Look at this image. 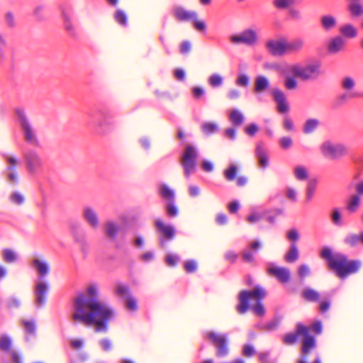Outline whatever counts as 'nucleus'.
<instances>
[{"instance_id":"obj_1","label":"nucleus","mask_w":363,"mask_h":363,"mask_svg":"<svg viewBox=\"0 0 363 363\" xmlns=\"http://www.w3.org/2000/svg\"><path fill=\"white\" fill-rule=\"evenodd\" d=\"M116 315V311L100 298L99 285L91 283L84 293L76 297L72 318L75 323L93 327L96 333H106Z\"/></svg>"},{"instance_id":"obj_2","label":"nucleus","mask_w":363,"mask_h":363,"mask_svg":"<svg viewBox=\"0 0 363 363\" xmlns=\"http://www.w3.org/2000/svg\"><path fill=\"white\" fill-rule=\"evenodd\" d=\"M320 257L328 261L329 269L340 279L357 272L361 267L360 261L350 260L340 252L333 253L332 250L328 247L323 248Z\"/></svg>"},{"instance_id":"obj_3","label":"nucleus","mask_w":363,"mask_h":363,"mask_svg":"<svg viewBox=\"0 0 363 363\" xmlns=\"http://www.w3.org/2000/svg\"><path fill=\"white\" fill-rule=\"evenodd\" d=\"M265 290L261 286H256L252 291H242L239 294L240 303L237 306V311L240 314L245 313L251 308L250 301H254L255 306L252 307L255 315L263 316L265 309L262 300L265 297Z\"/></svg>"},{"instance_id":"obj_4","label":"nucleus","mask_w":363,"mask_h":363,"mask_svg":"<svg viewBox=\"0 0 363 363\" xmlns=\"http://www.w3.org/2000/svg\"><path fill=\"white\" fill-rule=\"evenodd\" d=\"M32 264L39 274V282L36 285L37 301L40 304H43L45 302V295L48 289V286L43 281V277L48 274L50 264L45 259L42 257H35Z\"/></svg>"},{"instance_id":"obj_5","label":"nucleus","mask_w":363,"mask_h":363,"mask_svg":"<svg viewBox=\"0 0 363 363\" xmlns=\"http://www.w3.org/2000/svg\"><path fill=\"white\" fill-rule=\"evenodd\" d=\"M310 330L311 328L301 323H298V333L301 334V337H303L301 347L303 357L298 363H306L307 355L315 348V339L310 335ZM313 363H321V359L319 357H316Z\"/></svg>"},{"instance_id":"obj_6","label":"nucleus","mask_w":363,"mask_h":363,"mask_svg":"<svg viewBox=\"0 0 363 363\" xmlns=\"http://www.w3.org/2000/svg\"><path fill=\"white\" fill-rule=\"evenodd\" d=\"M289 71L297 78L303 80H312L316 79L320 74V65L314 63L301 66L299 64H289Z\"/></svg>"},{"instance_id":"obj_7","label":"nucleus","mask_w":363,"mask_h":363,"mask_svg":"<svg viewBox=\"0 0 363 363\" xmlns=\"http://www.w3.org/2000/svg\"><path fill=\"white\" fill-rule=\"evenodd\" d=\"M320 150L324 157L330 160H337L347 155V147L338 143L325 141L320 146Z\"/></svg>"},{"instance_id":"obj_8","label":"nucleus","mask_w":363,"mask_h":363,"mask_svg":"<svg viewBox=\"0 0 363 363\" xmlns=\"http://www.w3.org/2000/svg\"><path fill=\"white\" fill-rule=\"evenodd\" d=\"M198 154L196 149L191 145H187L182 155L181 164L184 168L185 175L189 177L194 172L196 166Z\"/></svg>"},{"instance_id":"obj_9","label":"nucleus","mask_w":363,"mask_h":363,"mask_svg":"<svg viewBox=\"0 0 363 363\" xmlns=\"http://www.w3.org/2000/svg\"><path fill=\"white\" fill-rule=\"evenodd\" d=\"M206 338L216 347L217 357H223L228 354V335L209 332L206 334Z\"/></svg>"},{"instance_id":"obj_10","label":"nucleus","mask_w":363,"mask_h":363,"mask_svg":"<svg viewBox=\"0 0 363 363\" xmlns=\"http://www.w3.org/2000/svg\"><path fill=\"white\" fill-rule=\"evenodd\" d=\"M230 41L234 44H244L247 46H253L257 44L258 37L255 30L248 28L237 35H232Z\"/></svg>"},{"instance_id":"obj_11","label":"nucleus","mask_w":363,"mask_h":363,"mask_svg":"<svg viewBox=\"0 0 363 363\" xmlns=\"http://www.w3.org/2000/svg\"><path fill=\"white\" fill-rule=\"evenodd\" d=\"M155 225L157 233L160 235V242L162 247L165 246V240H171L175 237V229L173 226L165 223L161 219H156Z\"/></svg>"},{"instance_id":"obj_12","label":"nucleus","mask_w":363,"mask_h":363,"mask_svg":"<svg viewBox=\"0 0 363 363\" xmlns=\"http://www.w3.org/2000/svg\"><path fill=\"white\" fill-rule=\"evenodd\" d=\"M19 120L26 141L31 145L38 146L39 142L37 135L26 115L23 113H20Z\"/></svg>"},{"instance_id":"obj_13","label":"nucleus","mask_w":363,"mask_h":363,"mask_svg":"<svg viewBox=\"0 0 363 363\" xmlns=\"http://www.w3.org/2000/svg\"><path fill=\"white\" fill-rule=\"evenodd\" d=\"M24 159L28 172L34 175L41 169L43 160L38 153L35 150H29L24 154Z\"/></svg>"},{"instance_id":"obj_14","label":"nucleus","mask_w":363,"mask_h":363,"mask_svg":"<svg viewBox=\"0 0 363 363\" xmlns=\"http://www.w3.org/2000/svg\"><path fill=\"white\" fill-rule=\"evenodd\" d=\"M266 47L270 54L281 56L286 54V40H270L267 42Z\"/></svg>"},{"instance_id":"obj_15","label":"nucleus","mask_w":363,"mask_h":363,"mask_svg":"<svg viewBox=\"0 0 363 363\" xmlns=\"http://www.w3.org/2000/svg\"><path fill=\"white\" fill-rule=\"evenodd\" d=\"M82 216L88 225L93 229H96L99 226V218L95 210L86 206L83 209Z\"/></svg>"},{"instance_id":"obj_16","label":"nucleus","mask_w":363,"mask_h":363,"mask_svg":"<svg viewBox=\"0 0 363 363\" xmlns=\"http://www.w3.org/2000/svg\"><path fill=\"white\" fill-rule=\"evenodd\" d=\"M281 74L285 78L284 84L286 89L289 90H294L297 88V77L293 74L292 72L289 71V65H286L281 68Z\"/></svg>"},{"instance_id":"obj_17","label":"nucleus","mask_w":363,"mask_h":363,"mask_svg":"<svg viewBox=\"0 0 363 363\" xmlns=\"http://www.w3.org/2000/svg\"><path fill=\"white\" fill-rule=\"evenodd\" d=\"M272 95L277 104L278 111L282 113H287L289 108L284 93L279 89H274L272 91Z\"/></svg>"},{"instance_id":"obj_18","label":"nucleus","mask_w":363,"mask_h":363,"mask_svg":"<svg viewBox=\"0 0 363 363\" xmlns=\"http://www.w3.org/2000/svg\"><path fill=\"white\" fill-rule=\"evenodd\" d=\"M105 235L111 240H115L120 231V226L113 220H107L104 225Z\"/></svg>"},{"instance_id":"obj_19","label":"nucleus","mask_w":363,"mask_h":363,"mask_svg":"<svg viewBox=\"0 0 363 363\" xmlns=\"http://www.w3.org/2000/svg\"><path fill=\"white\" fill-rule=\"evenodd\" d=\"M268 273L282 283H286L290 279V272L285 267H271L268 268Z\"/></svg>"},{"instance_id":"obj_20","label":"nucleus","mask_w":363,"mask_h":363,"mask_svg":"<svg viewBox=\"0 0 363 363\" xmlns=\"http://www.w3.org/2000/svg\"><path fill=\"white\" fill-rule=\"evenodd\" d=\"M347 11L352 19L363 16V4L359 0H352L347 5Z\"/></svg>"},{"instance_id":"obj_21","label":"nucleus","mask_w":363,"mask_h":363,"mask_svg":"<svg viewBox=\"0 0 363 363\" xmlns=\"http://www.w3.org/2000/svg\"><path fill=\"white\" fill-rule=\"evenodd\" d=\"M345 48V40L341 36L332 38L328 44V51L331 54H337Z\"/></svg>"},{"instance_id":"obj_22","label":"nucleus","mask_w":363,"mask_h":363,"mask_svg":"<svg viewBox=\"0 0 363 363\" xmlns=\"http://www.w3.org/2000/svg\"><path fill=\"white\" fill-rule=\"evenodd\" d=\"M174 15L179 21H188L196 20L197 13L194 11H189L182 6H177L174 9Z\"/></svg>"},{"instance_id":"obj_23","label":"nucleus","mask_w":363,"mask_h":363,"mask_svg":"<svg viewBox=\"0 0 363 363\" xmlns=\"http://www.w3.org/2000/svg\"><path fill=\"white\" fill-rule=\"evenodd\" d=\"M304 46V41L301 38H296L290 42L286 40V53L299 52Z\"/></svg>"},{"instance_id":"obj_24","label":"nucleus","mask_w":363,"mask_h":363,"mask_svg":"<svg viewBox=\"0 0 363 363\" xmlns=\"http://www.w3.org/2000/svg\"><path fill=\"white\" fill-rule=\"evenodd\" d=\"M269 87V79L262 75H259L256 77L255 81L254 91L256 93H262Z\"/></svg>"},{"instance_id":"obj_25","label":"nucleus","mask_w":363,"mask_h":363,"mask_svg":"<svg viewBox=\"0 0 363 363\" xmlns=\"http://www.w3.org/2000/svg\"><path fill=\"white\" fill-rule=\"evenodd\" d=\"M302 297L307 301L317 302L320 298L318 291L313 289L306 288L301 293Z\"/></svg>"},{"instance_id":"obj_26","label":"nucleus","mask_w":363,"mask_h":363,"mask_svg":"<svg viewBox=\"0 0 363 363\" xmlns=\"http://www.w3.org/2000/svg\"><path fill=\"white\" fill-rule=\"evenodd\" d=\"M360 196L358 194L352 195L346 203V209L351 213L357 211L360 204Z\"/></svg>"},{"instance_id":"obj_27","label":"nucleus","mask_w":363,"mask_h":363,"mask_svg":"<svg viewBox=\"0 0 363 363\" xmlns=\"http://www.w3.org/2000/svg\"><path fill=\"white\" fill-rule=\"evenodd\" d=\"M320 23L325 30H329L336 26L337 20L331 15H325L321 17Z\"/></svg>"},{"instance_id":"obj_28","label":"nucleus","mask_w":363,"mask_h":363,"mask_svg":"<svg viewBox=\"0 0 363 363\" xmlns=\"http://www.w3.org/2000/svg\"><path fill=\"white\" fill-rule=\"evenodd\" d=\"M201 130L204 135H209L219 130V125L215 122H205L201 126Z\"/></svg>"},{"instance_id":"obj_29","label":"nucleus","mask_w":363,"mask_h":363,"mask_svg":"<svg viewBox=\"0 0 363 363\" xmlns=\"http://www.w3.org/2000/svg\"><path fill=\"white\" fill-rule=\"evenodd\" d=\"M342 35L348 38H354L357 35V29L352 24H345L340 28Z\"/></svg>"},{"instance_id":"obj_30","label":"nucleus","mask_w":363,"mask_h":363,"mask_svg":"<svg viewBox=\"0 0 363 363\" xmlns=\"http://www.w3.org/2000/svg\"><path fill=\"white\" fill-rule=\"evenodd\" d=\"M319 125V121L315 118L306 120L304 123L303 131L305 134H311L315 131Z\"/></svg>"},{"instance_id":"obj_31","label":"nucleus","mask_w":363,"mask_h":363,"mask_svg":"<svg viewBox=\"0 0 363 363\" xmlns=\"http://www.w3.org/2000/svg\"><path fill=\"white\" fill-rule=\"evenodd\" d=\"M256 154L259 160V164L265 168L268 166V156L265 150L260 145H258L256 149Z\"/></svg>"},{"instance_id":"obj_32","label":"nucleus","mask_w":363,"mask_h":363,"mask_svg":"<svg viewBox=\"0 0 363 363\" xmlns=\"http://www.w3.org/2000/svg\"><path fill=\"white\" fill-rule=\"evenodd\" d=\"M96 126L97 131L100 135H106L110 130V129L112 126V123L111 122H109L108 121L104 119V120L99 121L96 123Z\"/></svg>"},{"instance_id":"obj_33","label":"nucleus","mask_w":363,"mask_h":363,"mask_svg":"<svg viewBox=\"0 0 363 363\" xmlns=\"http://www.w3.org/2000/svg\"><path fill=\"white\" fill-rule=\"evenodd\" d=\"M230 121L235 125H241L244 122L243 115L238 110H233L230 112L229 116Z\"/></svg>"},{"instance_id":"obj_34","label":"nucleus","mask_w":363,"mask_h":363,"mask_svg":"<svg viewBox=\"0 0 363 363\" xmlns=\"http://www.w3.org/2000/svg\"><path fill=\"white\" fill-rule=\"evenodd\" d=\"M298 258V250L296 243L291 245L290 249L285 256L288 262H294Z\"/></svg>"},{"instance_id":"obj_35","label":"nucleus","mask_w":363,"mask_h":363,"mask_svg":"<svg viewBox=\"0 0 363 363\" xmlns=\"http://www.w3.org/2000/svg\"><path fill=\"white\" fill-rule=\"evenodd\" d=\"M294 174L296 179L304 181L308 178V173L306 168L303 166H297L294 168Z\"/></svg>"},{"instance_id":"obj_36","label":"nucleus","mask_w":363,"mask_h":363,"mask_svg":"<svg viewBox=\"0 0 363 363\" xmlns=\"http://www.w3.org/2000/svg\"><path fill=\"white\" fill-rule=\"evenodd\" d=\"M281 213L282 211L279 208L266 210L263 213V214L266 216V220L271 224H274L276 221L277 216Z\"/></svg>"},{"instance_id":"obj_37","label":"nucleus","mask_w":363,"mask_h":363,"mask_svg":"<svg viewBox=\"0 0 363 363\" xmlns=\"http://www.w3.org/2000/svg\"><path fill=\"white\" fill-rule=\"evenodd\" d=\"M160 194L162 197L169 200V201H172L174 200V191L167 184H164L160 186Z\"/></svg>"},{"instance_id":"obj_38","label":"nucleus","mask_w":363,"mask_h":363,"mask_svg":"<svg viewBox=\"0 0 363 363\" xmlns=\"http://www.w3.org/2000/svg\"><path fill=\"white\" fill-rule=\"evenodd\" d=\"M115 293L119 297L125 299L131 296L129 287L122 284H118L116 285Z\"/></svg>"},{"instance_id":"obj_39","label":"nucleus","mask_w":363,"mask_h":363,"mask_svg":"<svg viewBox=\"0 0 363 363\" xmlns=\"http://www.w3.org/2000/svg\"><path fill=\"white\" fill-rule=\"evenodd\" d=\"M238 173V167L235 164H230L223 172L225 179L228 181L235 180Z\"/></svg>"},{"instance_id":"obj_40","label":"nucleus","mask_w":363,"mask_h":363,"mask_svg":"<svg viewBox=\"0 0 363 363\" xmlns=\"http://www.w3.org/2000/svg\"><path fill=\"white\" fill-rule=\"evenodd\" d=\"M299 336H301V334H299L298 333V325H297L296 332L286 334L284 337L283 341L286 345H293L297 342L298 337Z\"/></svg>"},{"instance_id":"obj_41","label":"nucleus","mask_w":363,"mask_h":363,"mask_svg":"<svg viewBox=\"0 0 363 363\" xmlns=\"http://www.w3.org/2000/svg\"><path fill=\"white\" fill-rule=\"evenodd\" d=\"M116 21L123 26L128 24V17L126 13L123 10H117L114 14Z\"/></svg>"},{"instance_id":"obj_42","label":"nucleus","mask_w":363,"mask_h":363,"mask_svg":"<svg viewBox=\"0 0 363 363\" xmlns=\"http://www.w3.org/2000/svg\"><path fill=\"white\" fill-rule=\"evenodd\" d=\"M317 186V180L315 179H310L308 182L306 189V199L307 201H311L313 197V193Z\"/></svg>"},{"instance_id":"obj_43","label":"nucleus","mask_w":363,"mask_h":363,"mask_svg":"<svg viewBox=\"0 0 363 363\" xmlns=\"http://www.w3.org/2000/svg\"><path fill=\"white\" fill-rule=\"evenodd\" d=\"M6 160L9 164L8 170L17 171V166L18 164V158L14 155H7L6 156Z\"/></svg>"},{"instance_id":"obj_44","label":"nucleus","mask_w":363,"mask_h":363,"mask_svg":"<svg viewBox=\"0 0 363 363\" xmlns=\"http://www.w3.org/2000/svg\"><path fill=\"white\" fill-rule=\"evenodd\" d=\"M208 82L211 86L218 87L223 84V79L220 74H213L209 77Z\"/></svg>"},{"instance_id":"obj_45","label":"nucleus","mask_w":363,"mask_h":363,"mask_svg":"<svg viewBox=\"0 0 363 363\" xmlns=\"http://www.w3.org/2000/svg\"><path fill=\"white\" fill-rule=\"evenodd\" d=\"M354 80L351 77H345L341 82L342 89L347 91H351L354 87Z\"/></svg>"},{"instance_id":"obj_46","label":"nucleus","mask_w":363,"mask_h":363,"mask_svg":"<svg viewBox=\"0 0 363 363\" xmlns=\"http://www.w3.org/2000/svg\"><path fill=\"white\" fill-rule=\"evenodd\" d=\"M4 260L9 263L14 262L17 259L16 254L10 249H5L4 250Z\"/></svg>"},{"instance_id":"obj_47","label":"nucleus","mask_w":363,"mask_h":363,"mask_svg":"<svg viewBox=\"0 0 363 363\" xmlns=\"http://www.w3.org/2000/svg\"><path fill=\"white\" fill-rule=\"evenodd\" d=\"M11 340L9 337L4 335L0 339V349L4 351H9L11 348Z\"/></svg>"},{"instance_id":"obj_48","label":"nucleus","mask_w":363,"mask_h":363,"mask_svg":"<svg viewBox=\"0 0 363 363\" xmlns=\"http://www.w3.org/2000/svg\"><path fill=\"white\" fill-rule=\"evenodd\" d=\"M359 241V236L357 234H349L345 238V243L351 246L354 247L355 246L358 242Z\"/></svg>"},{"instance_id":"obj_49","label":"nucleus","mask_w":363,"mask_h":363,"mask_svg":"<svg viewBox=\"0 0 363 363\" xmlns=\"http://www.w3.org/2000/svg\"><path fill=\"white\" fill-rule=\"evenodd\" d=\"M11 201L16 205H21L25 201L24 196L19 192H14L10 196Z\"/></svg>"},{"instance_id":"obj_50","label":"nucleus","mask_w":363,"mask_h":363,"mask_svg":"<svg viewBox=\"0 0 363 363\" xmlns=\"http://www.w3.org/2000/svg\"><path fill=\"white\" fill-rule=\"evenodd\" d=\"M291 3L290 0H273V5L278 9H287Z\"/></svg>"},{"instance_id":"obj_51","label":"nucleus","mask_w":363,"mask_h":363,"mask_svg":"<svg viewBox=\"0 0 363 363\" xmlns=\"http://www.w3.org/2000/svg\"><path fill=\"white\" fill-rule=\"evenodd\" d=\"M262 213L257 211H253L247 216V220L248 223L254 224L257 222H259L262 219Z\"/></svg>"},{"instance_id":"obj_52","label":"nucleus","mask_w":363,"mask_h":363,"mask_svg":"<svg viewBox=\"0 0 363 363\" xmlns=\"http://www.w3.org/2000/svg\"><path fill=\"white\" fill-rule=\"evenodd\" d=\"M126 306L130 311H136L138 309L137 300L132 296H128L126 299Z\"/></svg>"},{"instance_id":"obj_53","label":"nucleus","mask_w":363,"mask_h":363,"mask_svg":"<svg viewBox=\"0 0 363 363\" xmlns=\"http://www.w3.org/2000/svg\"><path fill=\"white\" fill-rule=\"evenodd\" d=\"M184 269L188 273H193L197 269V263L194 260H188L184 263Z\"/></svg>"},{"instance_id":"obj_54","label":"nucleus","mask_w":363,"mask_h":363,"mask_svg":"<svg viewBox=\"0 0 363 363\" xmlns=\"http://www.w3.org/2000/svg\"><path fill=\"white\" fill-rule=\"evenodd\" d=\"M99 345L101 347L105 352H108L112 349L113 344L110 339L104 338L99 341Z\"/></svg>"},{"instance_id":"obj_55","label":"nucleus","mask_w":363,"mask_h":363,"mask_svg":"<svg viewBox=\"0 0 363 363\" xmlns=\"http://www.w3.org/2000/svg\"><path fill=\"white\" fill-rule=\"evenodd\" d=\"M167 214L171 217H174L178 214V209L175 204L170 201L167 206Z\"/></svg>"},{"instance_id":"obj_56","label":"nucleus","mask_w":363,"mask_h":363,"mask_svg":"<svg viewBox=\"0 0 363 363\" xmlns=\"http://www.w3.org/2000/svg\"><path fill=\"white\" fill-rule=\"evenodd\" d=\"M65 28L72 36H77V32L74 26L72 23L70 19L68 18H65Z\"/></svg>"},{"instance_id":"obj_57","label":"nucleus","mask_w":363,"mask_h":363,"mask_svg":"<svg viewBox=\"0 0 363 363\" xmlns=\"http://www.w3.org/2000/svg\"><path fill=\"white\" fill-rule=\"evenodd\" d=\"M191 50V43L190 41H183L180 45V52L183 55L188 54Z\"/></svg>"},{"instance_id":"obj_58","label":"nucleus","mask_w":363,"mask_h":363,"mask_svg":"<svg viewBox=\"0 0 363 363\" xmlns=\"http://www.w3.org/2000/svg\"><path fill=\"white\" fill-rule=\"evenodd\" d=\"M255 354V350L251 345H245L243 347L242 354L247 357H251Z\"/></svg>"},{"instance_id":"obj_59","label":"nucleus","mask_w":363,"mask_h":363,"mask_svg":"<svg viewBox=\"0 0 363 363\" xmlns=\"http://www.w3.org/2000/svg\"><path fill=\"white\" fill-rule=\"evenodd\" d=\"M179 260V257L172 254L166 256V262L170 267H175Z\"/></svg>"},{"instance_id":"obj_60","label":"nucleus","mask_w":363,"mask_h":363,"mask_svg":"<svg viewBox=\"0 0 363 363\" xmlns=\"http://www.w3.org/2000/svg\"><path fill=\"white\" fill-rule=\"evenodd\" d=\"M292 140L289 137H283L279 140V144L283 149H288L292 145Z\"/></svg>"},{"instance_id":"obj_61","label":"nucleus","mask_w":363,"mask_h":363,"mask_svg":"<svg viewBox=\"0 0 363 363\" xmlns=\"http://www.w3.org/2000/svg\"><path fill=\"white\" fill-rule=\"evenodd\" d=\"M298 274L301 278H305L310 274V268L307 264H301L298 268Z\"/></svg>"},{"instance_id":"obj_62","label":"nucleus","mask_w":363,"mask_h":363,"mask_svg":"<svg viewBox=\"0 0 363 363\" xmlns=\"http://www.w3.org/2000/svg\"><path fill=\"white\" fill-rule=\"evenodd\" d=\"M332 220L336 225H339L341 223V213L339 208H334L332 213Z\"/></svg>"},{"instance_id":"obj_63","label":"nucleus","mask_w":363,"mask_h":363,"mask_svg":"<svg viewBox=\"0 0 363 363\" xmlns=\"http://www.w3.org/2000/svg\"><path fill=\"white\" fill-rule=\"evenodd\" d=\"M249 77L246 74H241L237 79V84L242 86H247L249 84Z\"/></svg>"},{"instance_id":"obj_64","label":"nucleus","mask_w":363,"mask_h":363,"mask_svg":"<svg viewBox=\"0 0 363 363\" xmlns=\"http://www.w3.org/2000/svg\"><path fill=\"white\" fill-rule=\"evenodd\" d=\"M287 238L292 241H297L299 239V233L296 228L289 230L287 233Z\"/></svg>"}]
</instances>
